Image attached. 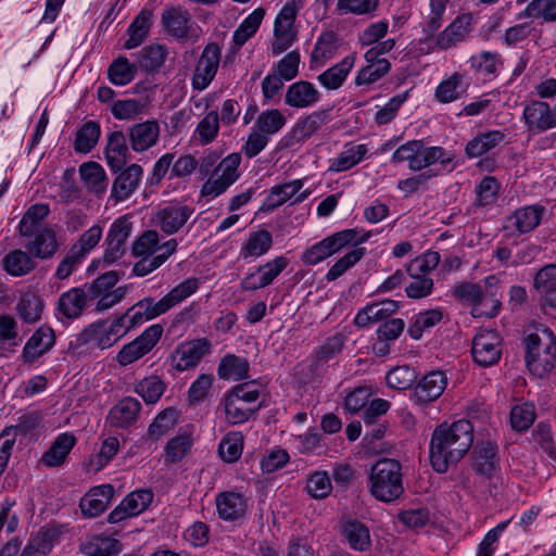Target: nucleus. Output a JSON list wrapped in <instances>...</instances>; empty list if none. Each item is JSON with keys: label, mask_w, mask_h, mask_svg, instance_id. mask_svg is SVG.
Listing matches in <instances>:
<instances>
[{"label": "nucleus", "mask_w": 556, "mask_h": 556, "mask_svg": "<svg viewBox=\"0 0 556 556\" xmlns=\"http://www.w3.org/2000/svg\"><path fill=\"white\" fill-rule=\"evenodd\" d=\"M160 136V126L156 121H146L129 128V138L132 150L143 152L153 147Z\"/></svg>", "instance_id": "28"}, {"label": "nucleus", "mask_w": 556, "mask_h": 556, "mask_svg": "<svg viewBox=\"0 0 556 556\" xmlns=\"http://www.w3.org/2000/svg\"><path fill=\"white\" fill-rule=\"evenodd\" d=\"M131 231V223L125 217L117 218L105 238L106 249L103 261L111 264L123 256L125 243Z\"/></svg>", "instance_id": "15"}, {"label": "nucleus", "mask_w": 556, "mask_h": 556, "mask_svg": "<svg viewBox=\"0 0 556 556\" xmlns=\"http://www.w3.org/2000/svg\"><path fill=\"white\" fill-rule=\"evenodd\" d=\"M356 56L349 54L317 76V81L327 90L339 89L354 67Z\"/></svg>", "instance_id": "27"}, {"label": "nucleus", "mask_w": 556, "mask_h": 556, "mask_svg": "<svg viewBox=\"0 0 556 556\" xmlns=\"http://www.w3.org/2000/svg\"><path fill=\"white\" fill-rule=\"evenodd\" d=\"M243 450V437L241 432L228 433L219 443L218 453L226 463H233L240 458Z\"/></svg>", "instance_id": "59"}, {"label": "nucleus", "mask_w": 556, "mask_h": 556, "mask_svg": "<svg viewBox=\"0 0 556 556\" xmlns=\"http://www.w3.org/2000/svg\"><path fill=\"white\" fill-rule=\"evenodd\" d=\"M88 291L72 288L62 293L58 301V311L68 319L78 318L87 306Z\"/></svg>", "instance_id": "32"}, {"label": "nucleus", "mask_w": 556, "mask_h": 556, "mask_svg": "<svg viewBox=\"0 0 556 556\" xmlns=\"http://www.w3.org/2000/svg\"><path fill=\"white\" fill-rule=\"evenodd\" d=\"M473 444V426L467 419L452 424L442 422L432 431L429 444V459L438 473L447 472L456 466Z\"/></svg>", "instance_id": "1"}, {"label": "nucleus", "mask_w": 556, "mask_h": 556, "mask_svg": "<svg viewBox=\"0 0 556 556\" xmlns=\"http://www.w3.org/2000/svg\"><path fill=\"white\" fill-rule=\"evenodd\" d=\"M320 93L315 86L306 80L291 84L285 96V103L291 108H309L319 101Z\"/></svg>", "instance_id": "25"}, {"label": "nucleus", "mask_w": 556, "mask_h": 556, "mask_svg": "<svg viewBox=\"0 0 556 556\" xmlns=\"http://www.w3.org/2000/svg\"><path fill=\"white\" fill-rule=\"evenodd\" d=\"M526 364L539 378L552 372L556 364V338L548 328L536 329L525 338Z\"/></svg>", "instance_id": "4"}, {"label": "nucleus", "mask_w": 556, "mask_h": 556, "mask_svg": "<svg viewBox=\"0 0 556 556\" xmlns=\"http://www.w3.org/2000/svg\"><path fill=\"white\" fill-rule=\"evenodd\" d=\"M544 212L543 205H528L516 210L510 219L514 220V226L520 233H527L539 226Z\"/></svg>", "instance_id": "39"}, {"label": "nucleus", "mask_w": 556, "mask_h": 556, "mask_svg": "<svg viewBox=\"0 0 556 556\" xmlns=\"http://www.w3.org/2000/svg\"><path fill=\"white\" fill-rule=\"evenodd\" d=\"M466 90L467 85L464 83V76L454 73L438 85L434 99L440 103H451L462 98Z\"/></svg>", "instance_id": "36"}, {"label": "nucleus", "mask_w": 556, "mask_h": 556, "mask_svg": "<svg viewBox=\"0 0 556 556\" xmlns=\"http://www.w3.org/2000/svg\"><path fill=\"white\" fill-rule=\"evenodd\" d=\"M399 307V302L391 299L374 302L356 314L354 324L357 327H366L371 323L381 321L394 314Z\"/></svg>", "instance_id": "26"}, {"label": "nucleus", "mask_w": 556, "mask_h": 556, "mask_svg": "<svg viewBox=\"0 0 556 556\" xmlns=\"http://www.w3.org/2000/svg\"><path fill=\"white\" fill-rule=\"evenodd\" d=\"M58 532L54 529L41 530L24 547L21 556H47L52 547Z\"/></svg>", "instance_id": "52"}, {"label": "nucleus", "mask_w": 556, "mask_h": 556, "mask_svg": "<svg viewBox=\"0 0 556 556\" xmlns=\"http://www.w3.org/2000/svg\"><path fill=\"white\" fill-rule=\"evenodd\" d=\"M165 383L157 376H150L135 386V391L143 399L146 404H155L165 391Z\"/></svg>", "instance_id": "56"}, {"label": "nucleus", "mask_w": 556, "mask_h": 556, "mask_svg": "<svg viewBox=\"0 0 556 556\" xmlns=\"http://www.w3.org/2000/svg\"><path fill=\"white\" fill-rule=\"evenodd\" d=\"M249 363L245 358L233 354L224 356L218 365L217 374L220 379L241 380L248 377Z\"/></svg>", "instance_id": "45"}, {"label": "nucleus", "mask_w": 556, "mask_h": 556, "mask_svg": "<svg viewBox=\"0 0 556 556\" xmlns=\"http://www.w3.org/2000/svg\"><path fill=\"white\" fill-rule=\"evenodd\" d=\"M501 190V184L494 176H484L476 186V206H488L496 202Z\"/></svg>", "instance_id": "54"}, {"label": "nucleus", "mask_w": 556, "mask_h": 556, "mask_svg": "<svg viewBox=\"0 0 556 556\" xmlns=\"http://www.w3.org/2000/svg\"><path fill=\"white\" fill-rule=\"evenodd\" d=\"M79 551L87 556H116L123 551V544L111 536L96 535L80 543Z\"/></svg>", "instance_id": "33"}, {"label": "nucleus", "mask_w": 556, "mask_h": 556, "mask_svg": "<svg viewBox=\"0 0 556 556\" xmlns=\"http://www.w3.org/2000/svg\"><path fill=\"white\" fill-rule=\"evenodd\" d=\"M338 48V36L333 31L321 33L311 53V62L320 65L324 64L336 55Z\"/></svg>", "instance_id": "44"}, {"label": "nucleus", "mask_w": 556, "mask_h": 556, "mask_svg": "<svg viewBox=\"0 0 556 556\" xmlns=\"http://www.w3.org/2000/svg\"><path fill=\"white\" fill-rule=\"evenodd\" d=\"M211 342L201 338L177 346L170 356V365L178 371L195 367L211 352Z\"/></svg>", "instance_id": "11"}, {"label": "nucleus", "mask_w": 556, "mask_h": 556, "mask_svg": "<svg viewBox=\"0 0 556 556\" xmlns=\"http://www.w3.org/2000/svg\"><path fill=\"white\" fill-rule=\"evenodd\" d=\"M286 124V117L279 110H266L262 112L256 122L255 128L264 132L266 136L278 132Z\"/></svg>", "instance_id": "61"}, {"label": "nucleus", "mask_w": 556, "mask_h": 556, "mask_svg": "<svg viewBox=\"0 0 556 556\" xmlns=\"http://www.w3.org/2000/svg\"><path fill=\"white\" fill-rule=\"evenodd\" d=\"M55 343V333L53 329L47 325L40 326L28 339L22 352V359L25 364H33Z\"/></svg>", "instance_id": "18"}, {"label": "nucleus", "mask_w": 556, "mask_h": 556, "mask_svg": "<svg viewBox=\"0 0 556 556\" xmlns=\"http://www.w3.org/2000/svg\"><path fill=\"white\" fill-rule=\"evenodd\" d=\"M219 518L233 521L242 518L248 509V500L238 492H220L215 500Z\"/></svg>", "instance_id": "21"}, {"label": "nucleus", "mask_w": 556, "mask_h": 556, "mask_svg": "<svg viewBox=\"0 0 556 556\" xmlns=\"http://www.w3.org/2000/svg\"><path fill=\"white\" fill-rule=\"evenodd\" d=\"M367 151L368 150L365 144H348L332 161L329 169L334 172L349 170L364 159Z\"/></svg>", "instance_id": "48"}, {"label": "nucleus", "mask_w": 556, "mask_h": 556, "mask_svg": "<svg viewBox=\"0 0 556 556\" xmlns=\"http://www.w3.org/2000/svg\"><path fill=\"white\" fill-rule=\"evenodd\" d=\"M501 338L494 330H482L478 332L471 346V355L479 366L490 367L495 365L502 355L500 348Z\"/></svg>", "instance_id": "10"}, {"label": "nucleus", "mask_w": 556, "mask_h": 556, "mask_svg": "<svg viewBox=\"0 0 556 556\" xmlns=\"http://www.w3.org/2000/svg\"><path fill=\"white\" fill-rule=\"evenodd\" d=\"M344 337L337 333L329 337L325 343L315 352L312 361V370L317 372L320 367L337 357L343 350Z\"/></svg>", "instance_id": "41"}, {"label": "nucleus", "mask_w": 556, "mask_h": 556, "mask_svg": "<svg viewBox=\"0 0 556 556\" xmlns=\"http://www.w3.org/2000/svg\"><path fill=\"white\" fill-rule=\"evenodd\" d=\"M342 535L351 548L358 552H366L371 546L368 527L356 519H350L342 526Z\"/></svg>", "instance_id": "34"}, {"label": "nucleus", "mask_w": 556, "mask_h": 556, "mask_svg": "<svg viewBox=\"0 0 556 556\" xmlns=\"http://www.w3.org/2000/svg\"><path fill=\"white\" fill-rule=\"evenodd\" d=\"M50 208L48 204L36 203L27 208L20 224L18 231L21 236H33L35 231L40 230L38 227L41 222L49 215Z\"/></svg>", "instance_id": "46"}, {"label": "nucleus", "mask_w": 556, "mask_h": 556, "mask_svg": "<svg viewBox=\"0 0 556 556\" xmlns=\"http://www.w3.org/2000/svg\"><path fill=\"white\" fill-rule=\"evenodd\" d=\"M27 237L30 239L25 244V248L34 257L40 260L51 258L59 249L56 235L51 228H40V230L35 231V235Z\"/></svg>", "instance_id": "22"}, {"label": "nucleus", "mask_w": 556, "mask_h": 556, "mask_svg": "<svg viewBox=\"0 0 556 556\" xmlns=\"http://www.w3.org/2000/svg\"><path fill=\"white\" fill-rule=\"evenodd\" d=\"M446 384L445 374L441 370H433L419 380L410 394V400L418 406H426L442 395Z\"/></svg>", "instance_id": "13"}, {"label": "nucleus", "mask_w": 556, "mask_h": 556, "mask_svg": "<svg viewBox=\"0 0 556 556\" xmlns=\"http://www.w3.org/2000/svg\"><path fill=\"white\" fill-rule=\"evenodd\" d=\"M307 493L314 498H325L332 490L329 475L326 471H315L309 476L306 483Z\"/></svg>", "instance_id": "64"}, {"label": "nucleus", "mask_w": 556, "mask_h": 556, "mask_svg": "<svg viewBox=\"0 0 556 556\" xmlns=\"http://www.w3.org/2000/svg\"><path fill=\"white\" fill-rule=\"evenodd\" d=\"M534 288L545 305L556 308V264H547L535 274Z\"/></svg>", "instance_id": "29"}, {"label": "nucleus", "mask_w": 556, "mask_h": 556, "mask_svg": "<svg viewBox=\"0 0 556 556\" xmlns=\"http://www.w3.org/2000/svg\"><path fill=\"white\" fill-rule=\"evenodd\" d=\"M159 242V233L155 230H146L132 243V255L136 257L154 256L160 249Z\"/></svg>", "instance_id": "62"}, {"label": "nucleus", "mask_w": 556, "mask_h": 556, "mask_svg": "<svg viewBox=\"0 0 556 556\" xmlns=\"http://www.w3.org/2000/svg\"><path fill=\"white\" fill-rule=\"evenodd\" d=\"M302 187L303 181L301 179H295L273 187L265 202L261 206V210H263L264 212H271L279 207L280 205H282L283 203H286L288 200L292 199L293 197H295L293 204L304 201L309 192L303 191L299 193Z\"/></svg>", "instance_id": "17"}, {"label": "nucleus", "mask_w": 556, "mask_h": 556, "mask_svg": "<svg viewBox=\"0 0 556 556\" xmlns=\"http://www.w3.org/2000/svg\"><path fill=\"white\" fill-rule=\"evenodd\" d=\"M472 15L464 13L458 15L435 39L438 48L447 50L465 41L472 30Z\"/></svg>", "instance_id": "16"}, {"label": "nucleus", "mask_w": 556, "mask_h": 556, "mask_svg": "<svg viewBox=\"0 0 556 556\" xmlns=\"http://www.w3.org/2000/svg\"><path fill=\"white\" fill-rule=\"evenodd\" d=\"M162 333L163 327L159 324L148 327L139 337L123 346L117 353L116 361L122 366L138 361L156 345Z\"/></svg>", "instance_id": "8"}, {"label": "nucleus", "mask_w": 556, "mask_h": 556, "mask_svg": "<svg viewBox=\"0 0 556 556\" xmlns=\"http://www.w3.org/2000/svg\"><path fill=\"white\" fill-rule=\"evenodd\" d=\"M179 412L174 407H167L156 415L148 428L150 439L156 441L166 434L178 421Z\"/></svg>", "instance_id": "51"}, {"label": "nucleus", "mask_w": 556, "mask_h": 556, "mask_svg": "<svg viewBox=\"0 0 556 556\" xmlns=\"http://www.w3.org/2000/svg\"><path fill=\"white\" fill-rule=\"evenodd\" d=\"M523 117L530 131H545L556 126V106L552 110L546 102L533 101L525 108Z\"/></svg>", "instance_id": "19"}, {"label": "nucleus", "mask_w": 556, "mask_h": 556, "mask_svg": "<svg viewBox=\"0 0 556 556\" xmlns=\"http://www.w3.org/2000/svg\"><path fill=\"white\" fill-rule=\"evenodd\" d=\"M220 61V48L217 43H208L195 65L192 76V87L195 90H204L214 79Z\"/></svg>", "instance_id": "12"}, {"label": "nucleus", "mask_w": 556, "mask_h": 556, "mask_svg": "<svg viewBox=\"0 0 556 556\" xmlns=\"http://www.w3.org/2000/svg\"><path fill=\"white\" fill-rule=\"evenodd\" d=\"M505 139L501 130H490L478 135L466 146V154L469 157H478L498 146Z\"/></svg>", "instance_id": "43"}, {"label": "nucleus", "mask_w": 556, "mask_h": 556, "mask_svg": "<svg viewBox=\"0 0 556 556\" xmlns=\"http://www.w3.org/2000/svg\"><path fill=\"white\" fill-rule=\"evenodd\" d=\"M391 70V63L387 59H381V61L374 62L371 64H366L362 67L355 77L356 86L371 85L383 76H386Z\"/></svg>", "instance_id": "55"}, {"label": "nucleus", "mask_w": 556, "mask_h": 556, "mask_svg": "<svg viewBox=\"0 0 556 556\" xmlns=\"http://www.w3.org/2000/svg\"><path fill=\"white\" fill-rule=\"evenodd\" d=\"M265 13V9L257 8L241 22L233 33V42L236 46L242 47L254 36L264 20Z\"/></svg>", "instance_id": "49"}, {"label": "nucleus", "mask_w": 556, "mask_h": 556, "mask_svg": "<svg viewBox=\"0 0 556 556\" xmlns=\"http://www.w3.org/2000/svg\"><path fill=\"white\" fill-rule=\"evenodd\" d=\"M521 15L542 18L544 22H556V0H532Z\"/></svg>", "instance_id": "60"}, {"label": "nucleus", "mask_w": 556, "mask_h": 556, "mask_svg": "<svg viewBox=\"0 0 556 556\" xmlns=\"http://www.w3.org/2000/svg\"><path fill=\"white\" fill-rule=\"evenodd\" d=\"M472 468L481 476L491 477L498 463L497 445L490 440L478 442L472 450Z\"/></svg>", "instance_id": "23"}, {"label": "nucleus", "mask_w": 556, "mask_h": 556, "mask_svg": "<svg viewBox=\"0 0 556 556\" xmlns=\"http://www.w3.org/2000/svg\"><path fill=\"white\" fill-rule=\"evenodd\" d=\"M2 263L4 270L14 277L24 276L36 267V263L33 261L31 255L28 251L23 250L11 251L4 256Z\"/></svg>", "instance_id": "40"}, {"label": "nucleus", "mask_w": 556, "mask_h": 556, "mask_svg": "<svg viewBox=\"0 0 556 556\" xmlns=\"http://www.w3.org/2000/svg\"><path fill=\"white\" fill-rule=\"evenodd\" d=\"M416 379V370L408 365L394 367L386 376L387 384L395 390H406L410 388Z\"/></svg>", "instance_id": "58"}, {"label": "nucleus", "mask_w": 556, "mask_h": 556, "mask_svg": "<svg viewBox=\"0 0 556 556\" xmlns=\"http://www.w3.org/2000/svg\"><path fill=\"white\" fill-rule=\"evenodd\" d=\"M194 213V208L178 202L161 207L153 218L156 226L166 235L178 232Z\"/></svg>", "instance_id": "14"}, {"label": "nucleus", "mask_w": 556, "mask_h": 556, "mask_svg": "<svg viewBox=\"0 0 556 556\" xmlns=\"http://www.w3.org/2000/svg\"><path fill=\"white\" fill-rule=\"evenodd\" d=\"M369 493L378 501L392 503L404 494L403 471L399 460L380 458L370 468Z\"/></svg>", "instance_id": "3"}, {"label": "nucleus", "mask_w": 556, "mask_h": 556, "mask_svg": "<svg viewBox=\"0 0 556 556\" xmlns=\"http://www.w3.org/2000/svg\"><path fill=\"white\" fill-rule=\"evenodd\" d=\"M198 288L199 280L197 278H188L173 288L159 301H154L153 298H144L138 301L125 313L128 325L123 333H127L131 328H135L143 321L165 314L170 308L193 294Z\"/></svg>", "instance_id": "2"}, {"label": "nucleus", "mask_w": 556, "mask_h": 556, "mask_svg": "<svg viewBox=\"0 0 556 556\" xmlns=\"http://www.w3.org/2000/svg\"><path fill=\"white\" fill-rule=\"evenodd\" d=\"M141 404L137 399L127 396L118 401L109 412L108 421L117 428H128L139 417Z\"/></svg>", "instance_id": "24"}, {"label": "nucleus", "mask_w": 556, "mask_h": 556, "mask_svg": "<svg viewBox=\"0 0 556 556\" xmlns=\"http://www.w3.org/2000/svg\"><path fill=\"white\" fill-rule=\"evenodd\" d=\"M114 495L111 484H102L89 490L80 500L79 507L84 516L94 518L108 507Z\"/></svg>", "instance_id": "20"}, {"label": "nucleus", "mask_w": 556, "mask_h": 556, "mask_svg": "<svg viewBox=\"0 0 556 556\" xmlns=\"http://www.w3.org/2000/svg\"><path fill=\"white\" fill-rule=\"evenodd\" d=\"M175 155L166 153L161 156L154 165L153 174H166L173 165L172 174H192L198 162L192 155H184L174 162Z\"/></svg>", "instance_id": "37"}, {"label": "nucleus", "mask_w": 556, "mask_h": 556, "mask_svg": "<svg viewBox=\"0 0 556 556\" xmlns=\"http://www.w3.org/2000/svg\"><path fill=\"white\" fill-rule=\"evenodd\" d=\"M273 245V236L266 229L252 232L240 250L244 260L248 257H260L267 253Z\"/></svg>", "instance_id": "42"}, {"label": "nucleus", "mask_w": 556, "mask_h": 556, "mask_svg": "<svg viewBox=\"0 0 556 556\" xmlns=\"http://www.w3.org/2000/svg\"><path fill=\"white\" fill-rule=\"evenodd\" d=\"M303 7L302 0H290L279 11L274 23L273 55L287 51L298 38L295 18Z\"/></svg>", "instance_id": "6"}, {"label": "nucleus", "mask_w": 556, "mask_h": 556, "mask_svg": "<svg viewBox=\"0 0 556 556\" xmlns=\"http://www.w3.org/2000/svg\"><path fill=\"white\" fill-rule=\"evenodd\" d=\"M536 417L535 407L532 403L526 402L516 405L510 410V425L516 431H526L534 422Z\"/></svg>", "instance_id": "57"}, {"label": "nucleus", "mask_w": 556, "mask_h": 556, "mask_svg": "<svg viewBox=\"0 0 556 556\" xmlns=\"http://www.w3.org/2000/svg\"><path fill=\"white\" fill-rule=\"evenodd\" d=\"M127 154L128 147L125 135L118 130L111 132L105 148V157L114 174H118L125 167Z\"/></svg>", "instance_id": "30"}, {"label": "nucleus", "mask_w": 556, "mask_h": 556, "mask_svg": "<svg viewBox=\"0 0 556 556\" xmlns=\"http://www.w3.org/2000/svg\"><path fill=\"white\" fill-rule=\"evenodd\" d=\"M138 71L136 63H130L127 58L118 56L109 66L108 75L112 84L125 86L134 80Z\"/></svg>", "instance_id": "50"}, {"label": "nucleus", "mask_w": 556, "mask_h": 556, "mask_svg": "<svg viewBox=\"0 0 556 556\" xmlns=\"http://www.w3.org/2000/svg\"><path fill=\"white\" fill-rule=\"evenodd\" d=\"M167 53V48L164 45L146 46L137 53L136 64L144 72H154L164 64Z\"/></svg>", "instance_id": "38"}, {"label": "nucleus", "mask_w": 556, "mask_h": 556, "mask_svg": "<svg viewBox=\"0 0 556 556\" xmlns=\"http://www.w3.org/2000/svg\"><path fill=\"white\" fill-rule=\"evenodd\" d=\"M42 309V300L31 292L22 294L16 304L17 314L26 324L38 321L41 318Z\"/></svg>", "instance_id": "47"}, {"label": "nucleus", "mask_w": 556, "mask_h": 556, "mask_svg": "<svg viewBox=\"0 0 556 556\" xmlns=\"http://www.w3.org/2000/svg\"><path fill=\"white\" fill-rule=\"evenodd\" d=\"M76 438L70 433L60 434L51 444L49 450L45 452L40 462L48 467L61 466L66 456L74 447Z\"/></svg>", "instance_id": "35"}, {"label": "nucleus", "mask_w": 556, "mask_h": 556, "mask_svg": "<svg viewBox=\"0 0 556 556\" xmlns=\"http://www.w3.org/2000/svg\"><path fill=\"white\" fill-rule=\"evenodd\" d=\"M164 31L180 41H187L194 36L190 12L181 5L166 7L161 15Z\"/></svg>", "instance_id": "9"}, {"label": "nucleus", "mask_w": 556, "mask_h": 556, "mask_svg": "<svg viewBox=\"0 0 556 556\" xmlns=\"http://www.w3.org/2000/svg\"><path fill=\"white\" fill-rule=\"evenodd\" d=\"M395 162H408L412 170H421L437 162L446 164L451 157L441 147H425L422 140H410L400 146L392 156Z\"/></svg>", "instance_id": "5"}, {"label": "nucleus", "mask_w": 556, "mask_h": 556, "mask_svg": "<svg viewBox=\"0 0 556 556\" xmlns=\"http://www.w3.org/2000/svg\"><path fill=\"white\" fill-rule=\"evenodd\" d=\"M100 126L93 121L85 123L76 134L74 149L80 153L90 152L100 138Z\"/></svg>", "instance_id": "53"}, {"label": "nucleus", "mask_w": 556, "mask_h": 556, "mask_svg": "<svg viewBox=\"0 0 556 556\" xmlns=\"http://www.w3.org/2000/svg\"><path fill=\"white\" fill-rule=\"evenodd\" d=\"M153 11L142 9L127 28L128 39L124 42L127 50L139 47L148 37L152 26Z\"/></svg>", "instance_id": "31"}, {"label": "nucleus", "mask_w": 556, "mask_h": 556, "mask_svg": "<svg viewBox=\"0 0 556 556\" xmlns=\"http://www.w3.org/2000/svg\"><path fill=\"white\" fill-rule=\"evenodd\" d=\"M225 414L228 424L239 425L248 421L250 417L260 408H245L238 402L236 397L225 395L224 399Z\"/></svg>", "instance_id": "63"}, {"label": "nucleus", "mask_w": 556, "mask_h": 556, "mask_svg": "<svg viewBox=\"0 0 556 556\" xmlns=\"http://www.w3.org/2000/svg\"><path fill=\"white\" fill-rule=\"evenodd\" d=\"M453 296L472 306L473 317H493L498 313L501 302L484 294L482 288L472 282H464L455 287Z\"/></svg>", "instance_id": "7"}]
</instances>
